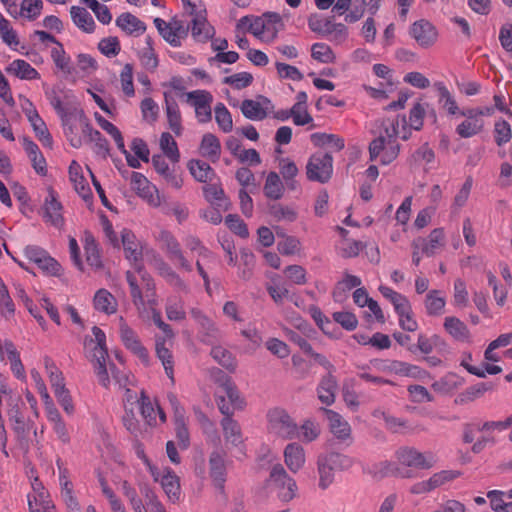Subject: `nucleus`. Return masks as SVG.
<instances>
[{"instance_id":"nucleus-1","label":"nucleus","mask_w":512,"mask_h":512,"mask_svg":"<svg viewBox=\"0 0 512 512\" xmlns=\"http://www.w3.org/2000/svg\"><path fill=\"white\" fill-rule=\"evenodd\" d=\"M410 134L404 115L385 121L383 131L369 144L370 160H379L382 165H389L398 157L400 152V144L397 142V138L408 140Z\"/></svg>"},{"instance_id":"nucleus-2","label":"nucleus","mask_w":512,"mask_h":512,"mask_svg":"<svg viewBox=\"0 0 512 512\" xmlns=\"http://www.w3.org/2000/svg\"><path fill=\"white\" fill-rule=\"evenodd\" d=\"M61 122L64 135L74 148H80L86 139L100 137V132L93 128L83 110L76 107L63 116Z\"/></svg>"},{"instance_id":"nucleus-3","label":"nucleus","mask_w":512,"mask_h":512,"mask_svg":"<svg viewBox=\"0 0 512 512\" xmlns=\"http://www.w3.org/2000/svg\"><path fill=\"white\" fill-rule=\"evenodd\" d=\"M93 338H86L84 348L87 357L94 362V367L100 384L108 387L110 383L106 360L108 350L106 346V335L102 329L97 326L92 328Z\"/></svg>"},{"instance_id":"nucleus-4","label":"nucleus","mask_w":512,"mask_h":512,"mask_svg":"<svg viewBox=\"0 0 512 512\" xmlns=\"http://www.w3.org/2000/svg\"><path fill=\"white\" fill-rule=\"evenodd\" d=\"M247 23H249L248 31L266 44H270L277 39L283 25L281 17L277 13L266 15L264 18L250 19L248 16H244L238 21L237 28L245 26Z\"/></svg>"},{"instance_id":"nucleus-5","label":"nucleus","mask_w":512,"mask_h":512,"mask_svg":"<svg viewBox=\"0 0 512 512\" xmlns=\"http://www.w3.org/2000/svg\"><path fill=\"white\" fill-rule=\"evenodd\" d=\"M185 13L192 16L191 35L196 42L206 43L215 35V29L206 18V9L201 0H181Z\"/></svg>"},{"instance_id":"nucleus-6","label":"nucleus","mask_w":512,"mask_h":512,"mask_svg":"<svg viewBox=\"0 0 512 512\" xmlns=\"http://www.w3.org/2000/svg\"><path fill=\"white\" fill-rule=\"evenodd\" d=\"M265 488L275 492L282 502H289L297 492L296 481L288 475L281 464H275L270 471L269 477L265 481Z\"/></svg>"},{"instance_id":"nucleus-7","label":"nucleus","mask_w":512,"mask_h":512,"mask_svg":"<svg viewBox=\"0 0 512 512\" xmlns=\"http://www.w3.org/2000/svg\"><path fill=\"white\" fill-rule=\"evenodd\" d=\"M218 374L219 376L216 381L228 398L229 403L226 401L224 396H218L216 400L217 405L224 417H231L234 409L242 408L244 402L240 398L239 392L232 379L222 371H218Z\"/></svg>"},{"instance_id":"nucleus-8","label":"nucleus","mask_w":512,"mask_h":512,"mask_svg":"<svg viewBox=\"0 0 512 512\" xmlns=\"http://www.w3.org/2000/svg\"><path fill=\"white\" fill-rule=\"evenodd\" d=\"M156 241L167 257L186 272L193 270L192 263L185 257L178 239L169 230H161L156 236Z\"/></svg>"},{"instance_id":"nucleus-9","label":"nucleus","mask_w":512,"mask_h":512,"mask_svg":"<svg viewBox=\"0 0 512 512\" xmlns=\"http://www.w3.org/2000/svg\"><path fill=\"white\" fill-rule=\"evenodd\" d=\"M267 422L269 432L283 439H293L297 433V424L282 408L270 409L267 413Z\"/></svg>"},{"instance_id":"nucleus-10","label":"nucleus","mask_w":512,"mask_h":512,"mask_svg":"<svg viewBox=\"0 0 512 512\" xmlns=\"http://www.w3.org/2000/svg\"><path fill=\"white\" fill-rule=\"evenodd\" d=\"M308 27L311 31L336 44H342L348 38V28L344 24L334 23L328 18L310 17L308 19Z\"/></svg>"},{"instance_id":"nucleus-11","label":"nucleus","mask_w":512,"mask_h":512,"mask_svg":"<svg viewBox=\"0 0 512 512\" xmlns=\"http://www.w3.org/2000/svg\"><path fill=\"white\" fill-rule=\"evenodd\" d=\"M63 205L59 200L58 193L52 186L47 187V195L42 206V217L45 223L62 230L65 225L63 216Z\"/></svg>"},{"instance_id":"nucleus-12","label":"nucleus","mask_w":512,"mask_h":512,"mask_svg":"<svg viewBox=\"0 0 512 512\" xmlns=\"http://www.w3.org/2000/svg\"><path fill=\"white\" fill-rule=\"evenodd\" d=\"M333 158L329 153L313 154L306 165L307 178L310 181L326 183L332 176Z\"/></svg>"},{"instance_id":"nucleus-13","label":"nucleus","mask_w":512,"mask_h":512,"mask_svg":"<svg viewBox=\"0 0 512 512\" xmlns=\"http://www.w3.org/2000/svg\"><path fill=\"white\" fill-rule=\"evenodd\" d=\"M25 257L34 263L43 273L57 276L61 272V265L44 248L37 245H28L24 248Z\"/></svg>"},{"instance_id":"nucleus-14","label":"nucleus","mask_w":512,"mask_h":512,"mask_svg":"<svg viewBox=\"0 0 512 512\" xmlns=\"http://www.w3.org/2000/svg\"><path fill=\"white\" fill-rule=\"evenodd\" d=\"M121 240L126 259L134 266L136 272L144 279L146 272L142 263V243L138 241L136 235L131 230L126 228L121 231Z\"/></svg>"},{"instance_id":"nucleus-15","label":"nucleus","mask_w":512,"mask_h":512,"mask_svg":"<svg viewBox=\"0 0 512 512\" xmlns=\"http://www.w3.org/2000/svg\"><path fill=\"white\" fill-rule=\"evenodd\" d=\"M396 458L401 465L416 469H430L436 463V457L432 452L422 453L412 447L397 450Z\"/></svg>"},{"instance_id":"nucleus-16","label":"nucleus","mask_w":512,"mask_h":512,"mask_svg":"<svg viewBox=\"0 0 512 512\" xmlns=\"http://www.w3.org/2000/svg\"><path fill=\"white\" fill-rule=\"evenodd\" d=\"M187 103L195 110L199 123H208L212 120L211 104L212 94L207 90H194L186 93Z\"/></svg>"},{"instance_id":"nucleus-17","label":"nucleus","mask_w":512,"mask_h":512,"mask_svg":"<svg viewBox=\"0 0 512 512\" xmlns=\"http://www.w3.org/2000/svg\"><path fill=\"white\" fill-rule=\"evenodd\" d=\"M409 35L421 48L428 49L436 44L439 33L431 22L420 19L410 26Z\"/></svg>"},{"instance_id":"nucleus-18","label":"nucleus","mask_w":512,"mask_h":512,"mask_svg":"<svg viewBox=\"0 0 512 512\" xmlns=\"http://www.w3.org/2000/svg\"><path fill=\"white\" fill-rule=\"evenodd\" d=\"M140 413L149 426H157L166 422V414L157 401L153 402L150 397L141 391L140 398L137 400Z\"/></svg>"},{"instance_id":"nucleus-19","label":"nucleus","mask_w":512,"mask_h":512,"mask_svg":"<svg viewBox=\"0 0 512 512\" xmlns=\"http://www.w3.org/2000/svg\"><path fill=\"white\" fill-rule=\"evenodd\" d=\"M120 337L126 349L136 355L144 364L149 363L147 349L142 345L136 332L127 325L123 318H121L120 324Z\"/></svg>"},{"instance_id":"nucleus-20","label":"nucleus","mask_w":512,"mask_h":512,"mask_svg":"<svg viewBox=\"0 0 512 512\" xmlns=\"http://www.w3.org/2000/svg\"><path fill=\"white\" fill-rule=\"evenodd\" d=\"M152 164L156 172L168 185L175 189H180L182 187L183 180L179 170L175 167V164L170 167L164 155H154L152 157Z\"/></svg>"},{"instance_id":"nucleus-21","label":"nucleus","mask_w":512,"mask_h":512,"mask_svg":"<svg viewBox=\"0 0 512 512\" xmlns=\"http://www.w3.org/2000/svg\"><path fill=\"white\" fill-rule=\"evenodd\" d=\"M69 180L73 184L76 193L85 201L91 202L93 194L89 183L83 175V169L81 165L76 161L72 160L68 168Z\"/></svg>"},{"instance_id":"nucleus-22","label":"nucleus","mask_w":512,"mask_h":512,"mask_svg":"<svg viewBox=\"0 0 512 512\" xmlns=\"http://www.w3.org/2000/svg\"><path fill=\"white\" fill-rule=\"evenodd\" d=\"M444 244L445 232L441 227L433 229L427 238H415V246H421L422 254L428 257L433 256Z\"/></svg>"},{"instance_id":"nucleus-23","label":"nucleus","mask_w":512,"mask_h":512,"mask_svg":"<svg viewBox=\"0 0 512 512\" xmlns=\"http://www.w3.org/2000/svg\"><path fill=\"white\" fill-rule=\"evenodd\" d=\"M157 482H160L163 491L171 502L175 503L179 500L181 494L180 481L171 468L165 467L163 470H160Z\"/></svg>"},{"instance_id":"nucleus-24","label":"nucleus","mask_w":512,"mask_h":512,"mask_svg":"<svg viewBox=\"0 0 512 512\" xmlns=\"http://www.w3.org/2000/svg\"><path fill=\"white\" fill-rule=\"evenodd\" d=\"M329 422L331 433L340 441H345L351 438L350 424L343 419V417L331 409H323Z\"/></svg>"},{"instance_id":"nucleus-25","label":"nucleus","mask_w":512,"mask_h":512,"mask_svg":"<svg viewBox=\"0 0 512 512\" xmlns=\"http://www.w3.org/2000/svg\"><path fill=\"white\" fill-rule=\"evenodd\" d=\"M379 291L383 297L391 302L398 317L412 314L411 304L405 295L384 285L379 287Z\"/></svg>"},{"instance_id":"nucleus-26","label":"nucleus","mask_w":512,"mask_h":512,"mask_svg":"<svg viewBox=\"0 0 512 512\" xmlns=\"http://www.w3.org/2000/svg\"><path fill=\"white\" fill-rule=\"evenodd\" d=\"M284 462L292 473L300 471L305 464L304 448L298 443H289L284 449Z\"/></svg>"},{"instance_id":"nucleus-27","label":"nucleus","mask_w":512,"mask_h":512,"mask_svg":"<svg viewBox=\"0 0 512 512\" xmlns=\"http://www.w3.org/2000/svg\"><path fill=\"white\" fill-rule=\"evenodd\" d=\"M155 351L157 358L161 361L165 374L174 384V357L171 350L166 347V339L164 337L155 338Z\"/></svg>"},{"instance_id":"nucleus-28","label":"nucleus","mask_w":512,"mask_h":512,"mask_svg":"<svg viewBox=\"0 0 512 512\" xmlns=\"http://www.w3.org/2000/svg\"><path fill=\"white\" fill-rule=\"evenodd\" d=\"M443 327L445 331L459 342H471V334L467 325L455 316H448L444 319Z\"/></svg>"},{"instance_id":"nucleus-29","label":"nucleus","mask_w":512,"mask_h":512,"mask_svg":"<svg viewBox=\"0 0 512 512\" xmlns=\"http://www.w3.org/2000/svg\"><path fill=\"white\" fill-rule=\"evenodd\" d=\"M84 251L87 264L94 270H100L103 267L101 252L94 236L86 232L84 236Z\"/></svg>"},{"instance_id":"nucleus-30","label":"nucleus","mask_w":512,"mask_h":512,"mask_svg":"<svg viewBox=\"0 0 512 512\" xmlns=\"http://www.w3.org/2000/svg\"><path fill=\"white\" fill-rule=\"evenodd\" d=\"M165 110L170 129L177 135L182 133V117L179 106L167 92L164 93Z\"/></svg>"},{"instance_id":"nucleus-31","label":"nucleus","mask_w":512,"mask_h":512,"mask_svg":"<svg viewBox=\"0 0 512 512\" xmlns=\"http://www.w3.org/2000/svg\"><path fill=\"white\" fill-rule=\"evenodd\" d=\"M210 476L216 488L223 491L226 481V467L224 458L218 453L213 452L209 459Z\"/></svg>"},{"instance_id":"nucleus-32","label":"nucleus","mask_w":512,"mask_h":512,"mask_svg":"<svg viewBox=\"0 0 512 512\" xmlns=\"http://www.w3.org/2000/svg\"><path fill=\"white\" fill-rule=\"evenodd\" d=\"M28 507L30 512H55V506L43 488L28 494Z\"/></svg>"},{"instance_id":"nucleus-33","label":"nucleus","mask_w":512,"mask_h":512,"mask_svg":"<svg viewBox=\"0 0 512 512\" xmlns=\"http://www.w3.org/2000/svg\"><path fill=\"white\" fill-rule=\"evenodd\" d=\"M188 168L191 175L198 182L208 183L217 179L216 173L213 170V168L203 160H190L188 163Z\"/></svg>"},{"instance_id":"nucleus-34","label":"nucleus","mask_w":512,"mask_h":512,"mask_svg":"<svg viewBox=\"0 0 512 512\" xmlns=\"http://www.w3.org/2000/svg\"><path fill=\"white\" fill-rule=\"evenodd\" d=\"M337 390V381L336 378L332 375V373H328L324 376L318 387L317 394L318 399L325 405L330 406L335 401V393Z\"/></svg>"},{"instance_id":"nucleus-35","label":"nucleus","mask_w":512,"mask_h":512,"mask_svg":"<svg viewBox=\"0 0 512 512\" xmlns=\"http://www.w3.org/2000/svg\"><path fill=\"white\" fill-rule=\"evenodd\" d=\"M94 308L107 315L114 314L117 311L118 303L116 298L107 290L99 289L93 298Z\"/></svg>"},{"instance_id":"nucleus-36","label":"nucleus","mask_w":512,"mask_h":512,"mask_svg":"<svg viewBox=\"0 0 512 512\" xmlns=\"http://www.w3.org/2000/svg\"><path fill=\"white\" fill-rule=\"evenodd\" d=\"M199 150L203 157L217 162L221 155L220 141L214 134L206 133L202 137Z\"/></svg>"},{"instance_id":"nucleus-37","label":"nucleus","mask_w":512,"mask_h":512,"mask_svg":"<svg viewBox=\"0 0 512 512\" xmlns=\"http://www.w3.org/2000/svg\"><path fill=\"white\" fill-rule=\"evenodd\" d=\"M6 70L8 73L22 80H35L40 78L39 72L23 59L13 60Z\"/></svg>"},{"instance_id":"nucleus-38","label":"nucleus","mask_w":512,"mask_h":512,"mask_svg":"<svg viewBox=\"0 0 512 512\" xmlns=\"http://www.w3.org/2000/svg\"><path fill=\"white\" fill-rule=\"evenodd\" d=\"M116 25L127 34L141 35L146 30V25L131 13H122L116 19Z\"/></svg>"},{"instance_id":"nucleus-39","label":"nucleus","mask_w":512,"mask_h":512,"mask_svg":"<svg viewBox=\"0 0 512 512\" xmlns=\"http://www.w3.org/2000/svg\"><path fill=\"white\" fill-rule=\"evenodd\" d=\"M446 300L441 296V291L430 290L424 299V306L428 316H440L443 314Z\"/></svg>"},{"instance_id":"nucleus-40","label":"nucleus","mask_w":512,"mask_h":512,"mask_svg":"<svg viewBox=\"0 0 512 512\" xmlns=\"http://www.w3.org/2000/svg\"><path fill=\"white\" fill-rule=\"evenodd\" d=\"M221 426L226 442L236 447L243 445L241 428L237 421L233 420L232 417H224L221 421Z\"/></svg>"},{"instance_id":"nucleus-41","label":"nucleus","mask_w":512,"mask_h":512,"mask_svg":"<svg viewBox=\"0 0 512 512\" xmlns=\"http://www.w3.org/2000/svg\"><path fill=\"white\" fill-rule=\"evenodd\" d=\"M71 17L73 23L86 33H92L95 30V22L91 14L83 7L72 6Z\"/></svg>"},{"instance_id":"nucleus-42","label":"nucleus","mask_w":512,"mask_h":512,"mask_svg":"<svg viewBox=\"0 0 512 512\" xmlns=\"http://www.w3.org/2000/svg\"><path fill=\"white\" fill-rule=\"evenodd\" d=\"M264 194L267 198L278 200L283 196L284 185L278 173L271 171L266 177Z\"/></svg>"},{"instance_id":"nucleus-43","label":"nucleus","mask_w":512,"mask_h":512,"mask_svg":"<svg viewBox=\"0 0 512 512\" xmlns=\"http://www.w3.org/2000/svg\"><path fill=\"white\" fill-rule=\"evenodd\" d=\"M184 244L186 248L197 255V257H201L204 260H207V262H211L215 260L214 253L208 249L202 241L193 235H188L184 238Z\"/></svg>"},{"instance_id":"nucleus-44","label":"nucleus","mask_w":512,"mask_h":512,"mask_svg":"<svg viewBox=\"0 0 512 512\" xmlns=\"http://www.w3.org/2000/svg\"><path fill=\"white\" fill-rule=\"evenodd\" d=\"M270 216L276 221L294 222L298 217V212L294 206L275 203L269 207Z\"/></svg>"},{"instance_id":"nucleus-45","label":"nucleus","mask_w":512,"mask_h":512,"mask_svg":"<svg viewBox=\"0 0 512 512\" xmlns=\"http://www.w3.org/2000/svg\"><path fill=\"white\" fill-rule=\"evenodd\" d=\"M95 119L98 125L107 132L115 141V144L120 152L125 151V143L120 130L110 121L105 119L99 113H95Z\"/></svg>"},{"instance_id":"nucleus-46","label":"nucleus","mask_w":512,"mask_h":512,"mask_svg":"<svg viewBox=\"0 0 512 512\" xmlns=\"http://www.w3.org/2000/svg\"><path fill=\"white\" fill-rule=\"evenodd\" d=\"M435 87L439 93V103L446 109L449 115H456L459 112V107L443 82H437Z\"/></svg>"},{"instance_id":"nucleus-47","label":"nucleus","mask_w":512,"mask_h":512,"mask_svg":"<svg viewBox=\"0 0 512 512\" xmlns=\"http://www.w3.org/2000/svg\"><path fill=\"white\" fill-rule=\"evenodd\" d=\"M160 148L164 155L167 156L173 164L179 162L180 152L175 139L170 133L164 132L161 134Z\"/></svg>"},{"instance_id":"nucleus-48","label":"nucleus","mask_w":512,"mask_h":512,"mask_svg":"<svg viewBox=\"0 0 512 512\" xmlns=\"http://www.w3.org/2000/svg\"><path fill=\"white\" fill-rule=\"evenodd\" d=\"M319 487L327 489L334 481V467L326 460L324 456L318 458Z\"/></svg>"},{"instance_id":"nucleus-49","label":"nucleus","mask_w":512,"mask_h":512,"mask_svg":"<svg viewBox=\"0 0 512 512\" xmlns=\"http://www.w3.org/2000/svg\"><path fill=\"white\" fill-rule=\"evenodd\" d=\"M311 57L323 64L334 63L336 60L335 53L331 47L323 42H317L311 46Z\"/></svg>"},{"instance_id":"nucleus-50","label":"nucleus","mask_w":512,"mask_h":512,"mask_svg":"<svg viewBox=\"0 0 512 512\" xmlns=\"http://www.w3.org/2000/svg\"><path fill=\"white\" fill-rule=\"evenodd\" d=\"M215 121L221 131L229 133L233 129V120L227 107L219 102L214 107Z\"/></svg>"},{"instance_id":"nucleus-51","label":"nucleus","mask_w":512,"mask_h":512,"mask_svg":"<svg viewBox=\"0 0 512 512\" xmlns=\"http://www.w3.org/2000/svg\"><path fill=\"white\" fill-rule=\"evenodd\" d=\"M243 115L250 120H263L267 116L266 110L261 103L255 100L245 99L241 104Z\"/></svg>"},{"instance_id":"nucleus-52","label":"nucleus","mask_w":512,"mask_h":512,"mask_svg":"<svg viewBox=\"0 0 512 512\" xmlns=\"http://www.w3.org/2000/svg\"><path fill=\"white\" fill-rule=\"evenodd\" d=\"M165 310L167 318L171 321H181L186 318L184 302L180 298H169Z\"/></svg>"},{"instance_id":"nucleus-53","label":"nucleus","mask_w":512,"mask_h":512,"mask_svg":"<svg viewBox=\"0 0 512 512\" xmlns=\"http://www.w3.org/2000/svg\"><path fill=\"white\" fill-rule=\"evenodd\" d=\"M211 356L215 361H217L221 366L228 369L229 371H234L236 368L235 358L232 353L225 349L222 346H215L211 349Z\"/></svg>"},{"instance_id":"nucleus-54","label":"nucleus","mask_w":512,"mask_h":512,"mask_svg":"<svg viewBox=\"0 0 512 512\" xmlns=\"http://www.w3.org/2000/svg\"><path fill=\"white\" fill-rule=\"evenodd\" d=\"M483 128L481 119H465L457 127L456 132L462 138H470L478 134Z\"/></svg>"},{"instance_id":"nucleus-55","label":"nucleus","mask_w":512,"mask_h":512,"mask_svg":"<svg viewBox=\"0 0 512 512\" xmlns=\"http://www.w3.org/2000/svg\"><path fill=\"white\" fill-rule=\"evenodd\" d=\"M512 426V416L503 421H487L477 426V430L483 433H490L498 438V434L506 431Z\"/></svg>"},{"instance_id":"nucleus-56","label":"nucleus","mask_w":512,"mask_h":512,"mask_svg":"<svg viewBox=\"0 0 512 512\" xmlns=\"http://www.w3.org/2000/svg\"><path fill=\"white\" fill-rule=\"evenodd\" d=\"M487 497L490 500L491 509L495 512H502L509 506V503H507L504 498L512 499V490H508L507 492L491 490L487 493Z\"/></svg>"},{"instance_id":"nucleus-57","label":"nucleus","mask_w":512,"mask_h":512,"mask_svg":"<svg viewBox=\"0 0 512 512\" xmlns=\"http://www.w3.org/2000/svg\"><path fill=\"white\" fill-rule=\"evenodd\" d=\"M241 265L239 267L238 276L244 280H248L252 276L255 264V256L247 249L240 252Z\"/></svg>"},{"instance_id":"nucleus-58","label":"nucleus","mask_w":512,"mask_h":512,"mask_svg":"<svg viewBox=\"0 0 512 512\" xmlns=\"http://www.w3.org/2000/svg\"><path fill=\"white\" fill-rule=\"evenodd\" d=\"M42 8V0H22L20 16L28 20H35L40 16Z\"/></svg>"},{"instance_id":"nucleus-59","label":"nucleus","mask_w":512,"mask_h":512,"mask_svg":"<svg viewBox=\"0 0 512 512\" xmlns=\"http://www.w3.org/2000/svg\"><path fill=\"white\" fill-rule=\"evenodd\" d=\"M290 114H292V121L296 126H305L310 124L309 129H313L315 127L313 117L308 112L307 106H292L290 108Z\"/></svg>"},{"instance_id":"nucleus-60","label":"nucleus","mask_w":512,"mask_h":512,"mask_svg":"<svg viewBox=\"0 0 512 512\" xmlns=\"http://www.w3.org/2000/svg\"><path fill=\"white\" fill-rule=\"evenodd\" d=\"M120 84L123 93L127 97H132L135 94L133 85V66L129 63L125 64L120 72Z\"/></svg>"},{"instance_id":"nucleus-61","label":"nucleus","mask_w":512,"mask_h":512,"mask_svg":"<svg viewBox=\"0 0 512 512\" xmlns=\"http://www.w3.org/2000/svg\"><path fill=\"white\" fill-rule=\"evenodd\" d=\"M51 58L58 69L63 72H70V57L66 54L60 42L51 50Z\"/></svg>"},{"instance_id":"nucleus-62","label":"nucleus","mask_w":512,"mask_h":512,"mask_svg":"<svg viewBox=\"0 0 512 512\" xmlns=\"http://www.w3.org/2000/svg\"><path fill=\"white\" fill-rule=\"evenodd\" d=\"M186 34L183 26L177 22L171 24L161 36L173 47L181 46V38Z\"/></svg>"},{"instance_id":"nucleus-63","label":"nucleus","mask_w":512,"mask_h":512,"mask_svg":"<svg viewBox=\"0 0 512 512\" xmlns=\"http://www.w3.org/2000/svg\"><path fill=\"white\" fill-rule=\"evenodd\" d=\"M121 489L123 495L129 500L134 512H141V509L145 506L142 499L138 497L136 489L126 480L122 482Z\"/></svg>"},{"instance_id":"nucleus-64","label":"nucleus","mask_w":512,"mask_h":512,"mask_svg":"<svg viewBox=\"0 0 512 512\" xmlns=\"http://www.w3.org/2000/svg\"><path fill=\"white\" fill-rule=\"evenodd\" d=\"M335 470H347L354 464L353 458L338 452H331L324 456Z\"/></svg>"}]
</instances>
